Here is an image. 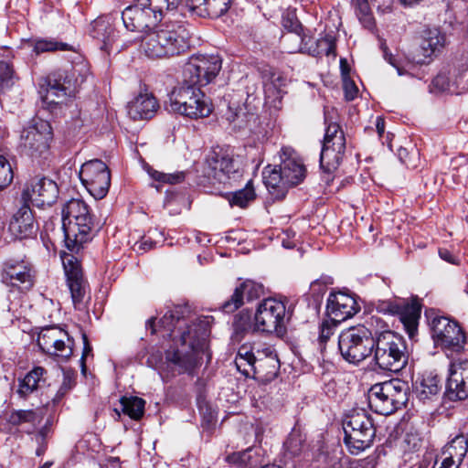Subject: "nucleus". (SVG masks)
<instances>
[{"instance_id": "nucleus-56", "label": "nucleus", "mask_w": 468, "mask_h": 468, "mask_svg": "<svg viewBox=\"0 0 468 468\" xmlns=\"http://www.w3.org/2000/svg\"><path fill=\"white\" fill-rule=\"evenodd\" d=\"M207 0H186L185 7L192 15L207 17Z\"/></svg>"}, {"instance_id": "nucleus-61", "label": "nucleus", "mask_w": 468, "mask_h": 468, "mask_svg": "<svg viewBox=\"0 0 468 468\" xmlns=\"http://www.w3.org/2000/svg\"><path fill=\"white\" fill-rule=\"evenodd\" d=\"M377 464V457L372 454L364 459L357 460L353 463L352 468H375Z\"/></svg>"}, {"instance_id": "nucleus-59", "label": "nucleus", "mask_w": 468, "mask_h": 468, "mask_svg": "<svg viewBox=\"0 0 468 468\" xmlns=\"http://www.w3.org/2000/svg\"><path fill=\"white\" fill-rule=\"evenodd\" d=\"M381 48L383 51V57L386 61H388L391 66H393L399 76L405 75L406 70L401 66L400 62L388 50V48L382 44Z\"/></svg>"}, {"instance_id": "nucleus-29", "label": "nucleus", "mask_w": 468, "mask_h": 468, "mask_svg": "<svg viewBox=\"0 0 468 468\" xmlns=\"http://www.w3.org/2000/svg\"><path fill=\"white\" fill-rule=\"evenodd\" d=\"M263 183L275 199L283 198L289 189L283 180V173L279 166L267 165L262 171Z\"/></svg>"}, {"instance_id": "nucleus-35", "label": "nucleus", "mask_w": 468, "mask_h": 468, "mask_svg": "<svg viewBox=\"0 0 468 468\" xmlns=\"http://www.w3.org/2000/svg\"><path fill=\"white\" fill-rule=\"evenodd\" d=\"M122 411L133 420H140L144 413L145 401L138 397H122Z\"/></svg>"}, {"instance_id": "nucleus-13", "label": "nucleus", "mask_w": 468, "mask_h": 468, "mask_svg": "<svg viewBox=\"0 0 468 468\" xmlns=\"http://www.w3.org/2000/svg\"><path fill=\"white\" fill-rule=\"evenodd\" d=\"M205 175L208 179L227 184L240 176V167L229 150L214 151L206 160Z\"/></svg>"}, {"instance_id": "nucleus-12", "label": "nucleus", "mask_w": 468, "mask_h": 468, "mask_svg": "<svg viewBox=\"0 0 468 468\" xmlns=\"http://www.w3.org/2000/svg\"><path fill=\"white\" fill-rule=\"evenodd\" d=\"M52 140L53 131L50 123L42 119H36L32 125L22 132L20 149L23 154L32 159L47 158Z\"/></svg>"}, {"instance_id": "nucleus-1", "label": "nucleus", "mask_w": 468, "mask_h": 468, "mask_svg": "<svg viewBox=\"0 0 468 468\" xmlns=\"http://www.w3.org/2000/svg\"><path fill=\"white\" fill-rule=\"evenodd\" d=\"M189 313L186 306H176L165 313L159 320V330L163 329L172 338L173 346L165 351V361L172 369L178 373L192 371L199 363L201 355L207 349L208 321L198 319L181 331L185 317Z\"/></svg>"}, {"instance_id": "nucleus-55", "label": "nucleus", "mask_w": 468, "mask_h": 468, "mask_svg": "<svg viewBox=\"0 0 468 468\" xmlns=\"http://www.w3.org/2000/svg\"><path fill=\"white\" fill-rule=\"evenodd\" d=\"M66 50L68 49V44L58 43L53 40L41 39L37 40L35 44V51L37 53L54 51V50Z\"/></svg>"}, {"instance_id": "nucleus-8", "label": "nucleus", "mask_w": 468, "mask_h": 468, "mask_svg": "<svg viewBox=\"0 0 468 468\" xmlns=\"http://www.w3.org/2000/svg\"><path fill=\"white\" fill-rule=\"evenodd\" d=\"M408 394V384L399 378L377 383L368 390V405L378 414L389 415L407 403Z\"/></svg>"}, {"instance_id": "nucleus-64", "label": "nucleus", "mask_w": 468, "mask_h": 468, "mask_svg": "<svg viewBox=\"0 0 468 468\" xmlns=\"http://www.w3.org/2000/svg\"><path fill=\"white\" fill-rule=\"evenodd\" d=\"M439 255L440 257L450 263L455 264V257L446 249H441L439 250Z\"/></svg>"}, {"instance_id": "nucleus-45", "label": "nucleus", "mask_w": 468, "mask_h": 468, "mask_svg": "<svg viewBox=\"0 0 468 468\" xmlns=\"http://www.w3.org/2000/svg\"><path fill=\"white\" fill-rule=\"evenodd\" d=\"M53 345L50 354L63 358H69L72 355V341L69 335L68 338L63 337V335H59L56 342H53Z\"/></svg>"}, {"instance_id": "nucleus-50", "label": "nucleus", "mask_w": 468, "mask_h": 468, "mask_svg": "<svg viewBox=\"0 0 468 468\" xmlns=\"http://www.w3.org/2000/svg\"><path fill=\"white\" fill-rule=\"evenodd\" d=\"M246 112L242 107H234V105H229V110L226 113V119L229 122H237L236 126L241 128L245 125L246 122Z\"/></svg>"}, {"instance_id": "nucleus-4", "label": "nucleus", "mask_w": 468, "mask_h": 468, "mask_svg": "<svg viewBox=\"0 0 468 468\" xmlns=\"http://www.w3.org/2000/svg\"><path fill=\"white\" fill-rule=\"evenodd\" d=\"M94 228L89 206L79 198L69 200L62 208V229L65 243L71 252H79L83 244L91 240Z\"/></svg>"}, {"instance_id": "nucleus-16", "label": "nucleus", "mask_w": 468, "mask_h": 468, "mask_svg": "<svg viewBox=\"0 0 468 468\" xmlns=\"http://www.w3.org/2000/svg\"><path fill=\"white\" fill-rule=\"evenodd\" d=\"M378 308L385 314L398 315L410 339L414 338L417 334L418 322L421 311L420 304L417 300H412L410 303H406L405 301H386Z\"/></svg>"}, {"instance_id": "nucleus-2", "label": "nucleus", "mask_w": 468, "mask_h": 468, "mask_svg": "<svg viewBox=\"0 0 468 468\" xmlns=\"http://www.w3.org/2000/svg\"><path fill=\"white\" fill-rule=\"evenodd\" d=\"M220 69L218 56L192 57L184 66L182 82L170 94V110L191 119L208 116L211 103L200 88L210 83Z\"/></svg>"}, {"instance_id": "nucleus-46", "label": "nucleus", "mask_w": 468, "mask_h": 468, "mask_svg": "<svg viewBox=\"0 0 468 468\" xmlns=\"http://www.w3.org/2000/svg\"><path fill=\"white\" fill-rule=\"evenodd\" d=\"M304 439L302 434L298 431H293L290 433L286 441L284 442V447L288 452L292 455L295 456L301 453L303 448Z\"/></svg>"}, {"instance_id": "nucleus-47", "label": "nucleus", "mask_w": 468, "mask_h": 468, "mask_svg": "<svg viewBox=\"0 0 468 468\" xmlns=\"http://www.w3.org/2000/svg\"><path fill=\"white\" fill-rule=\"evenodd\" d=\"M14 85V70L5 61H0V92H5Z\"/></svg>"}, {"instance_id": "nucleus-22", "label": "nucleus", "mask_w": 468, "mask_h": 468, "mask_svg": "<svg viewBox=\"0 0 468 468\" xmlns=\"http://www.w3.org/2000/svg\"><path fill=\"white\" fill-rule=\"evenodd\" d=\"M1 280L6 285L21 290H28L34 283L31 269L24 261L6 262L1 274Z\"/></svg>"}, {"instance_id": "nucleus-5", "label": "nucleus", "mask_w": 468, "mask_h": 468, "mask_svg": "<svg viewBox=\"0 0 468 468\" xmlns=\"http://www.w3.org/2000/svg\"><path fill=\"white\" fill-rule=\"evenodd\" d=\"M182 0H137L122 13L124 27L133 32L154 30L163 18V8L176 10Z\"/></svg>"}, {"instance_id": "nucleus-43", "label": "nucleus", "mask_w": 468, "mask_h": 468, "mask_svg": "<svg viewBox=\"0 0 468 468\" xmlns=\"http://www.w3.org/2000/svg\"><path fill=\"white\" fill-rule=\"evenodd\" d=\"M233 328L236 334L244 335L250 332H257L254 330V323L251 321L249 313L240 312L237 314L233 321Z\"/></svg>"}, {"instance_id": "nucleus-19", "label": "nucleus", "mask_w": 468, "mask_h": 468, "mask_svg": "<svg viewBox=\"0 0 468 468\" xmlns=\"http://www.w3.org/2000/svg\"><path fill=\"white\" fill-rule=\"evenodd\" d=\"M280 167L289 188L302 183L306 176V168L301 157L290 147H283L281 150Z\"/></svg>"}, {"instance_id": "nucleus-39", "label": "nucleus", "mask_w": 468, "mask_h": 468, "mask_svg": "<svg viewBox=\"0 0 468 468\" xmlns=\"http://www.w3.org/2000/svg\"><path fill=\"white\" fill-rule=\"evenodd\" d=\"M255 198V192L251 185V181H249L243 189L238 190L231 194L229 198V204L231 207L238 206L239 207H245L249 202Z\"/></svg>"}, {"instance_id": "nucleus-58", "label": "nucleus", "mask_w": 468, "mask_h": 468, "mask_svg": "<svg viewBox=\"0 0 468 468\" xmlns=\"http://www.w3.org/2000/svg\"><path fill=\"white\" fill-rule=\"evenodd\" d=\"M251 449H248L244 452H234L227 457V460L230 463L238 465H248L250 464V452Z\"/></svg>"}, {"instance_id": "nucleus-24", "label": "nucleus", "mask_w": 468, "mask_h": 468, "mask_svg": "<svg viewBox=\"0 0 468 468\" xmlns=\"http://www.w3.org/2000/svg\"><path fill=\"white\" fill-rule=\"evenodd\" d=\"M297 45L294 47H289V53H306L313 57H318L322 55L330 56L335 52V43L331 37H321L314 41L311 37H307L302 39L299 36H292Z\"/></svg>"}, {"instance_id": "nucleus-34", "label": "nucleus", "mask_w": 468, "mask_h": 468, "mask_svg": "<svg viewBox=\"0 0 468 468\" xmlns=\"http://www.w3.org/2000/svg\"><path fill=\"white\" fill-rule=\"evenodd\" d=\"M254 357L255 351H250L246 346H241L239 349L235 364L242 375L254 378Z\"/></svg>"}, {"instance_id": "nucleus-28", "label": "nucleus", "mask_w": 468, "mask_h": 468, "mask_svg": "<svg viewBox=\"0 0 468 468\" xmlns=\"http://www.w3.org/2000/svg\"><path fill=\"white\" fill-rule=\"evenodd\" d=\"M441 388L440 379L432 372L422 374L413 383V392L422 401L433 399L438 396Z\"/></svg>"}, {"instance_id": "nucleus-27", "label": "nucleus", "mask_w": 468, "mask_h": 468, "mask_svg": "<svg viewBox=\"0 0 468 468\" xmlns=\"http://www.w3.org/2000/svg\"><path fill=\"white\" fill-rule=\"evenodd\" d=\"M128 114L133 120L152 119L159 109L155 97L151 93H140L127 106Z\"/></svg>"}, {"instance_id": "nucleus-3", "label": "nucleus", "mask_w": 468, "mask_h": 468, "mask_svg": "<svg viewBox=\"0 0 468 468\" xmlns=\"http://www.w3.org/2000/svg\"><path fill=\"white\" fill-rule=\"evenodd\" d=\"M189 32L177 21H168L147 32L142 38L141 49L151 58L180 55L189 47Z\"/></svg>"}, {"instance_id": "nucleus-57", "label": "nucleus", "mask_w": 468, "mask_h": 468, "mask_svg": "<svg viewBox=\"0 0 468 468\" xmlns=\"http://www.w3.org/2000/svg\"><path fill=\"white\" fill-rule=\"evenodd\" d=\"M338 324L339 323L334 322L330 319V321H325L321 324L319 334V341L321 344L326 343L331 335H334L335 328Z\"/></svg>"}, {"instance_id": "nucleus-40", "label": "nucleus", "mask_w": 468, "mask_h": 468, "mask_svg": "<svg viewBox=\"0 0 468 468\" xmlns=\"http://www.w3.org/2000/svg\"><path fill=\"white\" fill-rule=\"evenodd\" d=\"M286 79L280 73H271L270 81L265 84V94L268 98L282 99Z\"/></svg>"}, {"instance_id": "nucleus-36", "label": "nucleus", "mask_w": 468, "mask_h": 468, "mask_svg": "<svg viewBox=\"0 0 468 468\" xmlns=\"http://www.w3.org/2000/svg\"><path fill=\"white\" fill-rule=\"evenodd\" d=\"M146 172L154 181L158 183L157 185H153V186H154L158 191L160 190V186L164 184L175 185L181 183L185 179L184 172L165 174L159 172L150 166L146 167Z\"/></svg>"}, {"instance_id": "nucleus-63", "label": "nucleus", "mask_w": 468, "mask_h": 468, "mask_svg": "<svg viewBox=\"0 0 468 468\" xmlns=\"http://www.w3.org/2000/svg\"><path fill=\"white\" fill-rule=\"evenodd\" d=\"M453 168H459L462 175L468 173V159L465 156H459L452 161Z\"/></svg>"}, {"instance_id": "nucleus-44", "label": "nucleus", "mask_w": 468, "mask_h": 468, "mask_svg": "<svg viewBox=\"0 0 468 468\" xmlns=\"http://www.w3.org/2000/svg\"><path fill=\"white\" fill-rule=\"evenodd\" d=\"M233 0H207V16L218 18L227 13Z\"/></svg>"}, {"instance_id": "nucleus-18", "label": "nucleus", "mask_w": 468, "mask_h": 468, "mask_svg": "<svg viewBox=\"0 0 468 468\" xmlns=\"http://www.w3.org/2000/svg\"><path fill=\"white\" fill-rule=\"evenodd\" d=\"M360 306L356 299L345 292H331L327 298L326 313L331 320L341 323L353 317Z\"/></svg>"}, {"instance_id": "nucleus-52", "label": "nucleus", "mask_w": 468, "mask_h": 468, "mask_svg": "<svg viewBox=\"0 0 468 468\" xmlns=\"http://www.w3.org/2000/svg\"><path fill=\"white\" fill-rule=\"evenodd\" d=\"M75 386V377L69 372H64L63 381L53 399L54 404L59 402L62 398Z\"/></svg>"}, {"instance_id": "nucleus-53", "label": "nucleus", "mask_w": 468, "mask_h": 468, "mask_svg": "<svg viewBox=\"0 0 468 468\" xmlns=\"http://www.w3.org/2000/svg\"><path fill=\"white\" fill-rule=\"evenodd\" d=\"M239 289H241L243 297L246 295L248 301H251L254 298H258L262 292L261 285L252 282L246 281L242 282Z\"/></svg>"}, {"instance_id": "nucleus-21", "label": "nucleus", "mask_w": 468, "mask_h": 468, "mask_svg": "<svg viewBox=\"0 0 468 468\" xmlns=\"http://www.w3.org/2000/svg\"><path fill=\"white\" fill-rule=\"evenodd\" d=\"M280 368V361L270 346L255 350L254 378L262 382L274 379Z\"/></svg>"}, {"instance_id": "nucleus-25", "label": "nucleus", "mask_w": 468, "mask_h": 468, "mask_svg": "<svg viewBox=\"0 0 468 468\" xmlns=\"http://www.w3.org/2000/svg\"><path fill=\"white\" fill-rule=\"evenodd\" d=\"M90 35L98 41L101 50L110 53L117 39L112 18L108 16L96 18L90 24Z\"/></svg>"}, {"instance_id": "nucleus-26", "label": "nucleus", "mask_w": 468, "mask_h": 468, "mask_svg": "<svg viewBox=\"0 0 468 468\" xmlns=\"http://www.w3.org/2000/svg\"><path fill=\"white\" fill-rule=\"evenodd\" d=\"M9 230L17 239H27L37 231L34 216L27 203L16 212L9 224Z\"/></svg>"}, {"instance_id": "nucleus-30", "label": "nucleus", "mask_w": 468, "mask_h": 468, "mask_svg": "<svg viewBox=\"0 0 468 468\" xmlns=\"http://www.w3.org/2000/svg\"><path fill=\"white\" fill-rule=\"evenodd\" d=\"M345 151L346 144H341L338 147L328 142L323 143L320 154V167L322 171L327 175H331L335 171L342 162Z\"/></svg>"}, {"instance_id": "nucleus-54", "label": "nucleus", "mask_w": 468, "mask_h": 468, "mask_svg": "<svg viewBox=\"0 0 468 468\" xmlns=\"http://www.w3.org/2000/svg\"><path fill=\"white\" fill-rule=\"evenodd\" d=\"M432 84L435 88L441 91H451L453 92L455 90L452 89L453 85L457 87L458 80L457 79L454 80V82L452 83L450 80V76L446 72H441L439 73L432 80Z\"/></svg>"}, {"instance_id": "nucleus-6", "label": "nucleus", "mask_w": 468, "mask_h": 468, "mask_svg": "<svg viewBox=\"0 0 468 468\" xmlns=\"http://www.w3.org/2000/svg\"><path fill=\"white\" fill-rule=\"evenodd\" d=\"M344 441L352 454L369 448L376 436V428L371 415L363 409H356L346 415L343 421Z\"/></svg>"}, {"instance_id": "nucleus-51", "label": "nucleus", "mask_w": 468, "mask_h": 468, "mask_svg": "<svg viewBox=\"0 0 468 468\" xmlns=\"http://www.w3.org/2000/svg\"><path fill=\"white\" fill-rule=\"evenodd\" d=\"M243 299L241 289L237 287L230 299L226 301L221 308L227 314L233 313L244 303Z\"/></svg>"}, {"instance_id": "nucleus-33", "label": "nucleus", "mask_w": 468, "mask_h": 468, "mask_svg": "<svg viewBox=\"0 0 468 468\" xmlns=\"http://www.w3.org/2000/svg\"><path fill=\"white\" fill-rule=\"evenodd\" d=\"M468 451V438L464 434H458L451 440L444 447L441 452L448 458L453 459L457 464L463 463Z\"/></svg>"}, {"instance_id": "nucleus-31", "label": "nucleus", "mask_w": 468, "mask_h": 468, "mask_svg": "<svg viewBox=\"0 0 468 468\" xmlns=\"http://www.w3.org/2000/svg\"><path fill=\"white\" fill-rule=\"evenodd\" d=\"M336 111L334 108H324L325 134L323 143H329L340 147L346 144V137L340 125L335 122Z\"/></svg>"}, {"instance_id": "nucleus-14", "label": "nucleus", "mask_w": 468, "mask_h": 468, "mask_svg": "<svg viewBox=\"0 0 468 468\" xmlns=\"http://www.w3.org/2000/svg\"><path fill=\"white\" fill-rule=\"evenodd\" d=\"M80 178L96 199L104 197L108 193L111 175L108 166L101 160L94 159L84 163L80 171Z\"/></svg>"}, {"instance_id": "nucleus-17", "label": "nucleus", "mask_w": 468, "mask_h": 468, "mask_svg": "<svg viewBox=\"0 0 468 468\" xmlns=\"http://www.w3.org/2000/svg\"><path fill=\"white\" fill-rule=\"evenodd\" d=\"M58 188L57 184L47 177L36 176L26 186L22 193L23 200L41 207L51 206L57 199Z\"/></svg>"}, {"instance_id": "nucleus-23", "label": "nucleus", "mask_w": 468, "mask_h": 468, "mask_svg": "<svg viewBox=\"0 0 468 468\" xmlns=\"http://www.w3.org/2000/svg\"><path fill=\"white\" fill-rule=\"evenodd\" d=\"M446 37L438 28H428L423 32V37L420 50L421 54L413 56L412 62L416 64H425L437 56L445 46Z\"/></svg>"}, {"instance_id": "nucleus-7", "label": "nucleus", "mask_w": 468, "mask_h": 468, "mask_svg": "<svg viewBox=\"0 0 468 468\" xmlns=\"http://www.w3.org/2000/svg\"><path fill=\"white\" fill-rule=\"evenodd\" d=\"M374 361L383 370L399 372L408 363L404 338L392 332L384 331L374 337Z\"/></svg>"}, {"instance_id": "nucleus-20", "label": "nucleus", "mask_w": 468, "mask_h": 468, "mask_svg": "<svg viewBox=\"0 0 468 468\" xmlns=\"http://www.w3.org/2000/svg\"><path fill=\"white\" fill-rule=\"evenodd\" d=\"M446 393L450 399H465L468 398V361L452 363L450 376L446 384Z\"/></svg>"}, {"instance_id": "nucleus-15", "label": "nucleus", "mask_w": 468, "mask_h": 468, "mask_svg": "<svg viewBox=\"0 0 468 468\" xmlns=\"http://www.w3.org/2000/svg\"><path fill=\"white\" fill-rule=\"evenodd\" d=\"M432 337L442 349L460 352L463 349L465 336L462 328L449 318L441 316L432 320Z\"/></svg>"}, {"instance_id": "nucleus-62", "label": "nucleus", "mask_w": 468, "mask_h": 468, "mask_svg": "<svg viewBox=\"0 0 468 468\" xmlns=\"http://www.w3.org/2000/svg\"><path fill=\"white\" fill-rule=\"evenodd\" d=\"M360 11L362 13V16L359 17L360 21L363 23V25L370 28L374 25L373 17L368 13V6L367 4H364L360 6Z\"/></svg>"}, {"instance_id": "nucleus-37", "label": "nucleus", "mask_w": 468, "mask_h": 468, "mask_svg": "<svg viewBox=\"0 0 468 468\" xmlns=\"http://www.w3.org/2000/svg\"><path fill=\"white\" fill-rule=\"evenodd\" d=\"M68 286L71 293L72 302L77 307L81 303L86 293V282L83 280L82 273H74L73 276L67 277Z\"/></svg>"}, {"instance_id": "nucleus-11", "label": "nucleus", "mask_w": 468, "mask_h": 468, "mask_svg": "<svg viewBox=\"0 0 468 468\" xmlns=\"http://www.w3.org/2000/svg\"><path fill=\"white\" fill-rule=\"evenodd\" d=\"M291 317L283 301L267 298L261 302L254 315V330L282 336Z\"/></svg>"}, {"instance_id": "nucleus-38", "label": "nucleus", "mask_w": 468, "mask_h": 468, "mask_svg": "<svg viewBox=\"0 0 468 468\" xmlns=\"http://www.w3.org/2000/svg\"><path fill=\"white\" fill-rule=\"evenodd\" d=\"M282 25L284 29L288 30L292 36H299L302 39L306 36L303 34V27L298 20L295 10L287 9L282 16Z\"/></svg>"}, {"instance_id": "nucleus-49", "label": "nucleus", "mask_w": 468, "mask_h": 468, "mask_svg": "<svg viewBox=\"0 0 468 468\" xmlns=\"http://www.w3.org/2000/svg\"><path fill=\"white\" fill-rule=\"evenodd\" d=\"M14 174L8 160L0 154V190L6 187L13 180Z\"/></svg>"}, {"instance_id": "nucleus-48", "label": "nucleus", "mask_w": 468, "mask_h": 468, "mask_svg": "<svg viewBox=\"0 0 468 468\" xmlns=\"http://www.w3.org/2000/svg\"><path fill=\"white\" fill-rule=\"evenodd\" d=\"M61 260L67 277L73 276L74 273H82L80 264L73 254L64 252L61 255Z\"/></svg>"}, {"instance_id": "nucleus-32", "label": "nucleus", "mask_w": 468, "mask_h": 468, "mask_svg": "<svg viewBox=\"0 0 468 468\" xmlns=\"http://www.w3.org/2000/svg\"><path fill=\"white\" fill-rule=\"evenodd\" d=\"M45 373L46 370L43 367H34L23 379L20 380L17 390L18 394L21 397H27L37 390L41 386V383L45 382L43 378Z\"/></svg>"}, {"instance_id": "nucleus-9", "label": "nucleus", "mask_w": 468, "mask_h": 468, "mask_svg": "<svg viewBox=\"0 0 468 468\" xmlns=\"http://www.w3.org/2000/svg\"><path fill=\"white\" fill-rule=\"evenodd\" d=\"M83 81V75L74 67L69 70L58 69L51 73L47 79L45 93L41 95L43 103L49 110L66 103L69 98L75 95Z\"/></svg>"}, {"instance_id": "nucleus-42", "label": "nucleus", "mask_w": 468, "mask_h": 468, "mask_svg": "<svg viewBox=\"0 0 468 468\" xmlns=\"http://www.w3.org/2000/svg\"><path fill=\"white\" fill-rule=\"evenodd\" d=\"M7 421L15 426L21 425L22 423H31L35 425L40 421L37 413L32 410H15L8 416Z\"/></svg>"}, {"instance_id": "nucleus-60", "label": "nucleus", "mask_w": 468, "mask_h": 468, "mask_svg": "<svg viewBox=\"0 0 468 468\" xmlns=\"http://www.w3.org/2000/svg\"><path fill=\"white\" fill-rule=\"evenodd\" d=\"M344 90L345 97L347 101H353L358 92V89L355 82L347 79L344 80Z\"/></svg>"}, {"instance_id": "nucleus-41", "label": "nucleus", "mask_w": 468, "mask_h": 468, "mask_svg": "<svg viewBox=\"0 0 468 468\" xmlns=\"http://www.w3.org/2000/svg\"><path fill=\"white\" fill-rule=\"evenodd\" d=\"M59 335L68 338L67 332L58 328H48L40 334L38 345L43 350L50 354L54 346L53 342H56Z\"/></svg>"}, {"instance_id": "nucleus-10", "label": "nucleus", "mask_w": 468, "mask_h": 468, "mask_svg": "<svg viewBox=\"0 0 468 468\" xmlns=\"http://www.w3.org/2000/svg\"><path fill=\"white\" fill-rule=\"evenodd\" d=\"M372 333L365 326L349 327L338 336V348L343 358L358 364L373 352L375 342Z\"/></svg>"}]
</instances>
